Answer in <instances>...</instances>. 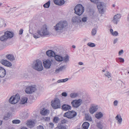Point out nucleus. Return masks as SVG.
Instances as JSON below:
<instances>
[{
	"instance_id": "f257e3e1",
	"label": "nucleus",
	"mask_w": 129,
	"mask_h": 129,
	"mask_svg": "<svg viewBox=\"0 0 129 129\" xmlns=\"http://www.w3.org/2000/svg\"><path fill=\"white\" fill-rule=\"evenodd\" d=\"M50 33L48 30L47 26L44 25L40 29L37 30V33L33 35L34 38L36 39L40 38L41 36L48 35Z\"/></svg>"
},
{
	"instance_id": "f03ea898",
	"label": "nucleus",
	"mask_w": 129,
	"mask_h": 129,
	"mask_svg": "<svg viewBox=\"0 0 129 129\" xmlns=\"http://www.w3.org/2000/svg\"><path fill=\"white\" fill-rule=\"evenodd\" d=\"M68 25L67 21H60L53 27V29L57 33H61Z\"/></svg>"
},
{
	"instance_id": "7ed1b4c3",
	"label": "nucleus",
	"mask_w": 129,
	"mask_h": 129,
	"mask_svg": "<svg viewBox=\"0 0 129 129\" xmlns=\"http://www.w3.org/2000/svg\"><path fill=\"white\" fill-rule=\"evenodd\" d=\"M32 67L34 69L38 71H42L43 69L42 62L39 59L34 61L32 64Z\"/></svg>"
},
{
	"instance_id": "20e7f679",
	"label": "nucleus",
	"mask_w": 129,
	"mask_h": 129,
	"mask_svg": "<svg viewBox=\"0 0 129 129\" xmlns=\"http://www.w3.org/2000/svg\"><path fill=\"white\" fill-rule=\"evenodd\" d=\"M75 13L79 16H80L84 12V7L81 4L76 5L74 8Z\"/></svg>"
},
{
	"instance_id": "39448f33",
	"label": "nucleus",
	"mask_w": 129,
	"mask_h": 129,
	"mask_svg": "<svg viewBox=\"0 0 129 129\" xmlns=\"http://www.w3.org/2000/svg\"><path fill=\"white\" fill-rule=\"evenodd\" d=\"M20 99V97L19 95L16 94L11 97L9 100V102L12 104H14L17 103L19 100Z\"/></svg>"
},
{
	"instance_id": "423d86ee",
	"label": "nucleus",
	"mask_w": 129,
	"mask_h": 129,
	"mask_svg": "<svg viewBox=\"0 0 129 129\" xmlns=\"http://www.w3.org/2000/svg\"><path fill=\"white\" fill-rule=\"evenodd\" d=\"M51 106L54 109L60 108L61 104L60 100L58 98H56L54 101H51Z\"/></svg>"
},
{
	"instance_id": "0eeeda50",
	"label": "nucleus",
	"mask_w": 129,
	"mask_h": 129,
	"mask_svg": "<svg viewBox=\"0 0 129 129\" xmlns=\"http://www.w3.org/2000/svg\"><path fill=\"white\" fill-rule=\"evenodd\" d=\"M76 115V112L74 111H68L65 113L63 115V116L66 117L68 118L71 119L73 118Z\"/></svg>"
},
{
	"instance_id": "6e6552de",
	"label": "nucleus",
	"mask_w": 129,
	"mask_h": 129,
	"mask_svg": "<svg viewBox=\"0 0 129 129\" xmlns=\"http://www.w3.org/2000/svg\"><path fill=\"white\" fill-rule=\"evenodd\" d=\"M96 4L99 12L101 13H103L104 9L105 7L104 3L103 2H98Z\"/></svg>"
},
{
	"instance_id": "1a4fd4ad",
	"label": "nucleus",
	"mask_w": 129,
	"mask_h": 129,
	"mask_svg": "<svg viewBox=\"0 0 129 129\" xmlns=\"http://www.w3.org/2000/svg\"><path fill=\"white\" fill-rule=\"evenodd\" d=\"M82 100L80 99L73 101L71 102L72 106L74 107L77 108L80 106L82 103Z\"/></svg>"
},
{
	"instance_id": "9d476101",
	"label": "nucleus",
	"mask_w": 129,
	"mask_h": 129,
	"mask_svg": "<svg viewBox=\"0 0 129 129\" xmlns=\"http://www.w3.org/2000/svg\"><path fill=\"white\" fill-rule=\"evenodd\" d=\"M36 90V88L35 86H29L26 88L25 91L26 93L29 94L34 92Z\"/></svg>"
},
{
	"instance_id": "9b49d317",
	"label": "nucleus",
	"mask_w": 129,
	"mask_h": 129,
	"mask_svg": "<svg viewBox=\"0 0 129 129\" xmlns=\"http://www.w3.org/2000/svg\"><path fill=\"white\" fill-rule=\"evenodd\" d=\"M72 21L73 23H75L80 26V25H81V21L80 20V17L75 16L73 17L72 18Z\"/></svg>"
},
{
	"instance_id": "f8f14e48",
	"label": "nucleus",
	"mask_w": 129,
	"mask_h": 129,
	"mask_svg": "<svg viewBox=\"0 0 129 129\" xmlns=\"http://www.w3.org/2000/svg\"><path fill=\"white\" fill-rule=\"evenodd\" d=\"M43 64L45 68L49 69L51 65V61L48 59L46 60L43 61Z\"/></svg>"
},
{
	"instance_id": "ddd939ff",
	"label": "nucleus",
	"mask_w": 129,
	"mask_h": 129,
	"mask_svg": "<svg viewBox=\"0 0 129 129\" xmlns=\"http://www.w3.org/2000/svg\"><path fill=\"white\" fill-rule=\"evenodd\" d=\"M120 18V15L119 14H117L114 16L112 21L114 24H117V22L119 21Z\"/></svg>"
},
{
	"instance_id": "4468645a",
	"label": "nucleus",
	"mask_w": 129,
	"mask_h": 129,
	"mask_svg": "<svg viewBox=\"0 0 129 129\" xmlns=\"http://www.w3.org/2000/svg\"><path fill=\"white\" fill-rule=\"evenodd\" d=\"M4 33L8 39H11L14 36V33L12 31H7L5 32Z\"/></svg>"
},
{
	"instance_id": "2eb2a0df",
	"label": "nucleus",
	"mask_w": 129,
	"mask_h": 129,
	"mask_svg": "<svg viewBox=\"0 0 129 129\" xmlns=\"http://www.w3.org/2000/svg\"><path fill=\"white\" fill-rule=\"evenodd\" d=\"M1 62L3 64L8 67H10L12 66L11 62L6 60L2 59L1 60Z\"/></svg>"
},
{
	"instance_id": "dca6fc26",
	"label": "nucleus",
	"mask_w": 129,
	"mask_h": 129,
	"mask_svg": "<svg viewBox=\"0 0 129 129\" xmlns=\"http://www.w3.org/2000/svg\"><path fill=\"white\" fill-rule=\"evenodd\" d=\"M49 110H48L46 109L45 108H43L40 111V113L43 115H47L49 114Z\"/></svg>"
},
{
	"instance_id": "f3484780",
	"label": "nucleus",
	"mask_w": 129,
	"mask_h": 129,
	"mask_svg": "<svg viewBox=\"0 0 129 129\" xmlns=\"http://www.w3.org/2000/svg\"><path fill=\"white\" fill-rule=\"evenodd\" d=\"M53 1L55 4L60 6L63 5L65 3L64 0H53Z\"/></svg>"
},
{
	"instance_id": "a211bd4d",
	"label": "nucleus",
	"mask_w": 129,
	"mask_h": 129,
	"mask_svg": "<svg viewBox=\"0 0 129 129\" xmlns=\"http://www.w3.org/2000/svg\"><path fill=\"white\" fill-rule=\"evenodd\" d=\"M98 109L97 106H93L90 108V112L91 114H93L97 111Z\"/></svg>"
},
{
	"instance_id": "6ab92c4d",
	"label": "nucleus",
	"mask_w": 129,
	"mask_h": 129,
	"mask_svg": "<svg viewBox=\"0 0 129 129\" xmlns=\"http://www.w3.org/2000/svg\"><path fill=\"white\" fill-rule=\"evenodd\" d=\"M6 75L5 70L3 68L0 67V77H4Z\"/></svg>"
},
{
	"instance_id": "aec40b11",
	"label": "nucleus",
	"mask_w": 129,
	"mask_h": 129,
	"mask_svg": "<svg viewBox=\"0 0 129 129\" xmlns=\"http://www.w3.org/2000/svg\"><path fill=\"white\" fill-rule=\"evenodd\" d=\"M47 55L49 57H54L55 56V54L54 52L52 50H49L46 52Z\"/></svg>"
},
{
	"instance_id": "412c9836",
	"label": "nucleus",
	"mask_w": 129,
	"mask_h": 129,
	"mask_svg": "<svg viewBox=\"0 0 129 129\" xmlns=\"http://www.w3.org/2000/svg\"><path fill=\"white\" fill-rule=\"evenodd\" d=\"M62 109L63 110L67 111L71 109V107L68 105L64 104L61 106Z\"/></svg>"
},
{
	"instance_id": "4be33fe9",
	"label": "nucleus",
	"mask_w": 129,
	"mask_h": 129,
	"mask_svg": "<svg viewBox=\"0 0 129 129\" xmlns=\"http://www.w3.org/2000/svg\"><path fill=\"white\" fill-rule=\"evenodd\" d=\"M62 61L64 63L67 64L70 61L69 57V55L66 54L64 56L62 57Z\"/></svg>"
},
{
	"instance_id": "5701e85b",
	"label": "nucleus",
	"mask_w": 129,
	"mask_h": 129,
	"mask_svg": "<svg viewBox=\"0 0 129 129\" xmlns=\"http://www.w3.org/2000/svg\"><path fill=\"white\" fill-rule=\"evenodd\" d=\"M66 68V66L65 65L60 67L59 68H57L55 71V73L57 74L59 73L60 72L62 71L65 70Z\"/></svg>"
},
{
	"instance_id": "b1692460",
	"label": "nucleus",
	"mask_w": 129,
	"mask_h": 129,
	"mask_svg": "<svg viewBox=\"0 0 129 129\" xmlns=\"http://www.w3.org/2000/svg\"><path fill=\"white\" fill-rule=\"evenodd\" d=\"M26 124L28 127L30 128H32L34 126L35 123L32 121H29L27 122Z\"/></svg>"
},
{
	"instance_id": "393cba45",
	"label": "nucleus",
	"mask_w": 129,
	"mask_h": 129,
	"mask_svg": "<svg viewBox=\"0 0 129 129\" xmlns=\"http://www.w3.org/2000/svg\"><path fill=\"white\" fill-rule=\"evenodd\" d=\"M115 119L117 121L118 124H120L122 121V118L120 115H117L115 117Z\"/></svg>"
},
{
	"instance_id": "a878e982",
	"label": "nucleus",
	"mask_w": 129,
	"mask_h": 129,
	"mask_svg": "<svg viewBox=\"0 0 129 129\" xmlns=\"http://www.w3.org/2000/svg\"><path fill=\"white\" fill-rule=\"evenodd\" d=\"M8 39L6 35L5 34V33H4V35H2L0 37V40L1 41L5 42Z\"/></svg>"
},
{
	"instance_id": "bb28decb",
	"label": "nucleus",
	"mask_w": 129,
	"mask_h": 129,
	"mask_svg": "<svg viewBox=\"0 0 129 129\" xmlns=\"http://www.w3.org/2000/svg\"><path fill=\"white\" fill-rule=\"evenodd\" d=\"M103 116V113L101 112L96 113L95 115V117L98 119H99Z\"/></svg>"
},
{
	"instance_id": "cd10ccee",
	"label": "nucleus",
	"mask_w": 129,
	"mask_h": 129,
	"mask_svg": "<svg viewBox=\"0 0 129 129\" xmlns=\"http://www.w3.org/2000/svg\"><path fill=\"white\" fill-rule=\"evenodd\" d=\"M6 58L8 59L11 61H13L15 59V58L14 57V56L12 55H7L6 56Z\"/></svg>"
},
{
	"instance_id": "c85d7f7f",
	"label": "nucleus",
	"mask_w": 129,
	"mask_h": 129,
	"mask_svg": "<svg viewBox=\"0 0 129 129\" xmlns=\"http://www.w3.org/2000/svg\"><path fill=\"white\" fill-rule=\"evenodd\" d=\"M27 98L26 97H23L22 98L21 100L20 103L21 104H24L27 103Z\"/></svg>"
},
{
	"instance_id": "c756f323",
	"label": "nucleus",
	"mask_w": 129,
	"mask_h": 129,
	"mask_svg": "<svg viewBox=\"0 0 129 129\" xmlns=\"http://www.w3.org/2000/svg\"><path fill=\"white\" fill-rule=\"evenodd\" d=\"M55 60L58 61L60 62L62 61V56L57 55L54 56Z\"/></svg>"
},
{
	"instance_id": "7c9ffc66",
	"label": "nucleus",
	"mask_w": 129,
	"mask_h": 129,
	"mask_svg": "<svg viewBox=\"0 0 129 129\" xmlns=\"http://www.w3.org/2000/svg\"><path fill=\"white\" fill-rule=\"evenodd\" d=\"M89 125V123L87 122H85L82 124V129H87Z\"/></svg>"
},
{
	"instance_id": "2f4dec72",
	"label": "nucleus",
	"mask_w": 129,
	"mask_h": 129,
	"mask_svg": "<svg viewBox=\"0 0 129 129\" xmlns=\"http://www.w3.org/2000/svg\"><path fill=\"white\" fill-rule=\"evenodd\" d=\"M104 75L105 76L107 77L108 78H110L111 77V73L108 71H106Z\"/></svg>"
},
{
	"instance_id": "473e14b6",
	"label": "nucleus",
	"mask_w": 129,
	"mask_h": 129,
	"mask_svg": "<svg viewBox=\"0 0 129 129\" xmlns=\"http://www.w3.org/2000/svg\"><path fill=\"white\" fill-rule=\"evenodd\" d=\"M96 125L97 127L100 129H102L103 127L102 124L100 122L97 123Z\"/></svg>"
},
{
	"instance_id": "72a5a7b5",
	"label": "nucleus",
	"mask_w": 129,
	"mask_h": 129,
	"mask_svg": "<svg viewBox=\"0 0 129 129\" xmlns=\"http://www.w3.org/2000/svg\"><path fill=\"white\" fill-rule=\"evenodd\" d=\"M80 20L81 21V24L82 22L85 23L86 22L87 20V17H84L81 18L80 17Z\"/></svg>"
},
{
	"instance_id": "f704fd0d",
	"label": "nucleus",
	"mask_w": 129,
	"mask_h": 129,
	"mask_svg": "<svg viewBox=\"0 0 129 129\" xmlns=\"http://www.w3.org/2000/svg\"><path fill=\"white\" fill-rule=\"evenodd\" d=\"M50 5V1H48V2L44 5L43 7L45 8H48L49 7Z\"/></svg>"
},
{
	"instance_id": "c9c22d12",
	"label": "nucleus",
	"mask_w": 129,
	"mask_h": 129,
	"mask_svg": "<svg viewBox=\"0 0 129 129\" xmlns=\"http://www.w3.org/2000/svg\"><path fill=\"white\" fill-rule=\"evenodd\" d=\"M59 120V118L58 117H55L53 118V121L54 122L57 123H58Z\"/></svg>"
},
{
	"instance_id": "e433bc0d",
	"label": "nucleus",
	"mask_w": 129,
	"mask_h": 129,
	"mask_svg": "<svg viewBox=\"0 0 129 129\" xmlns=\"http://www.w3.org/2000/svg\"><path fill=\"white\" fill-rule=\"evenodd\" d=\"M77 93H72L70 95V97L72 98H75L77 96Z\"/></svg>"
},
{
	"instance_id": "4c0bfd02",
	"label": "nucleus",
	"mask_w": 129,
	"mask_h": 129,
	"mask_svg": "<svg viewBox=\"0 0 129 129\" xmlns=\"http://www.w3.org/2000/svg\"><path fill=\"white\" fill-rule=\"evenodd\" d=\"M10 115L9 113H8L7 116H5L4 117V119L5 120H7L10 117Z\"/></svg>"
},
{
	"instance_id": "58836bf2",
	"label": "nucleus",
	"mask_w": 129,
	"mask_h": 129,
	"mask_svg": "<svg viewBox=\"0 0 129 129\" xmlns=\"http://www.w3.org/2000/svg\"><path fill=\"white\" fill-rule=\"evenodd\" d=\"M87 45L90 47H93L95 46V45L94 43L90 42L88 43Z\"/></svg>"
},
{
	"instance_id": "ea45409f",
	"label": "nucleus",
	"mask_w": 129,
	"mask_h": 129,
	"mask_svg": "<svg viewBox=\"0 0 129 129\" xmlns=\"http://www.w3.org/2000/svg\"><path fill=\"white\" fill-rule=\"evenodd\" d=\"M20 122V120H14L12 121V123L14 124H19Z\"/></svg>"
},
{
	"instance_id": "a19ab883",
	"label": "nucleus",
	"mask_w": 129,
	"mask_h": 129,
	"mask_svg": "<svg viewBox=\"0 0 129 129\" xmlns=\"http://www.w3.org/2000/svg\"><path fill=\"white\" fill-rule=\"evenodd\" d=\"M96 33V28H93L92 29L91 32V34L92 35H94Z\"/></svg>"
},
{
	"instance_id": "79ce46f5",
	"label": "nucleus",
	"mask_w": 129,
	"mask_h": 129,
	"mask_svg": "<svg viewBox=\"0 0 129 129\" xmlns=\"http://www.w3.org/2000/svg\"><path fill=\"white\" fill-rule=\"evenodd\" d=\"M4 24V20L0 18V27H2L3 25Z\"/></svg>"
},
{
	"instance_id": "37998d69",
	"label": "nucleus",
	"mask_w": 129,
	"mask_h": 129,
	"mask_svg": "<svg viewBox=\"0 0 129 129\" xmlns=\"http://www.w3.org/2000/svg\"><path fill=\"white\" fill-rule=\"evenodd\" d=\"M118 103V102L117 100H115L113 102V105L115 106H117Z\"/></svg>"
},
{
	"instance_id": "c03bdc74",
	"label": "nucleus",
	"mask_w": 129,
	"mask_h": 129,
	"mask_svg": "<svg viewBox=\"0 0 129 129\" xmlns=\"http://www.w3.org/2000/svg\"><path fill=\"white\" fill-rule=\"evenodd\" d=\"M118 59L119 60V61L120 62H124V59L123 58L121 57H119L118 58Z\"/></svg>"
},
{
	"instance_id": "a18cd8bd",
	"label": "nucleus",
	"mask_w": 129,
	"mask_h": 129,
	"mask_svg": "<svg viewBox=\"0 0 129 129\" xmlns=\"http://www.w3.org/2000/svg\"><path fill=\"white\" fill-rule=\"evenodd\" d=\"M59 129H67L65 126L61 125L58 127Z\"/></svg>"
},
{
	"instance_id": "49530a36",
	"label": "nucleus",
	"mask_w": 129,
	"mask_h": 129,
	"mask_svg": "<svg viewBox=\"0 0 129 129\" xmlns=\"http://www.w3.org/2000/svg\"><path fill=\"white\" fill-rule=\"evenodd\" d=\"M118 33L117 31H114L112 34L113 36H117L118 35Z\"/></svg>"
},
{
	"instance_id": "de8ad7c7",
	"label": "nucleus",
	"mask_w": 129,
	"mask_h": 129,
	"mask_svg": "<svg viewBox=\"0 0 129 129\" xmlns=\"http://www.w3.org/2000/svg\"><path fill=\"white\" fill-rule=\"evenodd\" d=\"M61 95L62 96L66 97L67 95V94L66 92H64L62 93Z\"/></svg>"
},
{
	"instance_id": "09e8293b",
	"label": "nucleus",
	"mask_w": 129,
	"mask_h": 129,
	"mask_svg": "<svg viewBox=\"0 0 129 129\" xmlns=\"http://www.w3.org/2000/svg\"><path fill=\"white\" fill-rule=\"evenodd\" d=\"M67 121L66 120V119H62L61 121V123L62 124H63L64 123H66L67 122Z\"/></svg>"
},
{
	"instance_id": "8fccbe9b",
	"label": "nucleus",
	"mask_w": 129,
	"mask_h": 129,
	"mask_svg": "<svg viewBox=\"0 0 129 129\" xmlns=\"http://www.w3.org/2000/svg\"><path fill=\"white\" fill-rule=\"evenodd\" d=\"M123 50L122 49L120 51L118 52V54L119 55H121L122 54H123Z\"/></svg>"
},
{
	"instance_id": "3c124183",
	"label": "nucleus",
	"mask_w": 129,
	"mask_h": 129,
	"mask_svg": "<svg viewBox=\"0 0 129 129\" xmlns=\"http://www.w3.org/2000/svg\"><path fill=\"white\" fill-rule=\"evenodd\" d=\"M90 1L94 3H96L99 1V0H90Z\"/></svg>"
},
{
	"instance_id": "603ef678",
	"label": "nucleus",
	"mask_w": 129,
	"mask_h": 129,
	"mask_svg": "<svg viewBox=\"0 0 129 129\" xmlns=\"http://www.w3.org/2000/svg\"><path fill=\"white\" fill-rule=\"evenodd\" d=\"M44 120L46 121H48L50 120V118L48 117H46L44 118Z\"/></svg>"
},
{
	"instance_id": "864d4df0",
	"label": "nucleus",
	"mask_w": 129,
	"mask_h": 129,
	"mask_svg": "<svg viewBox=\"0 0 129 129\" xmlns=\"http://www.w3.org/2000/svg\"><path fill=\"white\" fill-rule=\"evenodd\" d=\"M38 129H44L43 127L41 125H39L37 127Z\"/></svg>"
},
{
	"instance_id": "5fc2aeb1",
	"label": "nucleus",
	"mask_w": 129,
	"mask_h": 129,
	"mask_svg": "<svg viewBox=\"0 0 129 129\" xmlns=\"http://www.w3.org/2000/svg\"><path fill=\"white\" fill-rule=\"evenodd\" d=\"M23 30L22 29H21L19 31V35L22 34L23 32Z\"/></svg>"
},
{
	"instance_id": "6e6d98bb",
	"label": "nucleus",
	"mask_w": 129,
	"mask_h": 129,
	"mask_svg": "<svg viewBox=\"0 0 129 129\" xmlns=\"http://www.w3.org/2000/svg\"><path fill=\"white\" fill-rule=\"evenodd\" d=\"M118 41V39L117 38H116L115 39L113 43L114 44H115L116 43H117Z\"/></svg>"
},
{
	"instance_id": "4d7b16f0",
	"label": "nucleus",
	"mask_w": 129,
	"mask_h": 129,
	"mask_svg": "<svg viewBox=\"0 0 129 129\" xmlns=\"http://www.w3.org/2000/svg\"><path fill=\"white\" fill-rule=\"evenodd\" d=\"M63 82H65L68 80V79L66 78L64 79H62Z\"/></svg>"
},
{
	"instance_id": "13d9d810",
	"label": "nucleus",
	"mask_w": 129,
	"mask_h": 129,
	"mask_svg": "<svg viewBox=\"0 0 129 129\" xmlns=\"http://www.w3.org/2000/svg\"><path fill=\"white\" fill-rule=\"evenodd\" d=\"M49 124L50 125V126L51 127H53L54 126V124L52 123H50Z\"/></svg>"
},
{
	"instance_id": "bf43d9fd",
	"label": "nucleus",
	"mask_w": 129,
	"mask_h": 129,
	"mask_svg": "<svg viewBox=\"0 0 129 129\" xmlns=\"http://www.w3.org/2000/svg\"><path fill=\"white\" fill-rule=\"evenodd\" d=\"M58 83H59L61 82H63L62 79L59 80L57 81Z\"/></svg>"
},
{
	"instance_id": "052dcab7",
	"label": "nucleus",
	"mask_w": 129,
	"mask_h": 129,
	"mask_svg": "<svg viewBox=\"0 0 129 129\" xmlns=\"http://www.w3.org/2000/svg\"><path fill=\"white\" fill-rule=\"evenodd\" d=\"M78 64L80 65H82L83 64V63L82 62H80L78 63Z\"/></svg>"
},
{
	"instance_id": "680f3d73",
	"label": "nucleus",
	"mask_w": 129,
	"mask_h": 129,
	"mask_svg": "<svg viewBox=\"0 0 129 129\" xmlns=\"http://www.w3.org/2000/svg\"><path fill=\"white\" fill-rule=\"evenodd\" d=\"M90 117H89V116H87L86 117V120H90Z\"/></svg>"
},
{
	"instance_id": "e2e57ef3",
	"label": "nucleus",
	"mask_w": 129,
	"mask_h": 129,
	"mask_svg": "<svg viewBox=\"0 0 129 129\" xmlns=\"http://www.w3.org/2000/svg\"><path fill=\"white\" fill-rule=\"evenodd\" d=\"M110 31L111 33L112 34L113 32V30L112 29H110Z\"/></svg>"
},
{
	"instance_id": "0e129e2a",
	"label": "nucleus",
	"mask_w": 129,
	"mask_h": 129,
	"mask_svg": "<svg viewBox=\"0 0 129 129\" xmlns=\"http://www.w3.org/2000/svg\"><path fill=\"white\" fill-rule=\"evenodd\" d=\"M127 21H129V13L128 14V16L127 18Z\"/></svg>"
},
{
	"instance_id": "69168bd1",
	"label": "nucleus",
	"mask_w": 129,
	"mask_h": 129,
	"mask_svg": "<svg viewBox=\"0 0 129 129\" xmlns=\"http://www.w3.org/2000/svg\"><path fill=\"white\" fill-rule=\"evenodd\" d=\"M21 129H27V128L25 127H22Z\"/></svg>"
},
{
	"instance_id": "338daca9",
	"label": "nucleus",
	"mask_w": 129,
	"mask_h": 129,
	"mask_svg": "<svg viewBox=\"0 0 129 129\" xmlns=\"http://www.w3.org/2000/svg\"><path fill=\"white\" fill-rule=\"evenodd\" d=\"M2 120H0V126L2 124Z\"/></svg>"
},
{
	"instance_id": "774afa93",
	"label": "nucleus",
	"mask_w": 129,
	"mask_h": 129,
	"mask_svg": "<svg viewBox=\"0 0 129 129\" xmlns=\"http://www.w3.org/2000/svg\"><path fill=\"white\" fill-rule=\"evenodd\" d=\"M72 48H76V46H75V45H73L72 46Z\"/></svg>"
}]
</instances>
